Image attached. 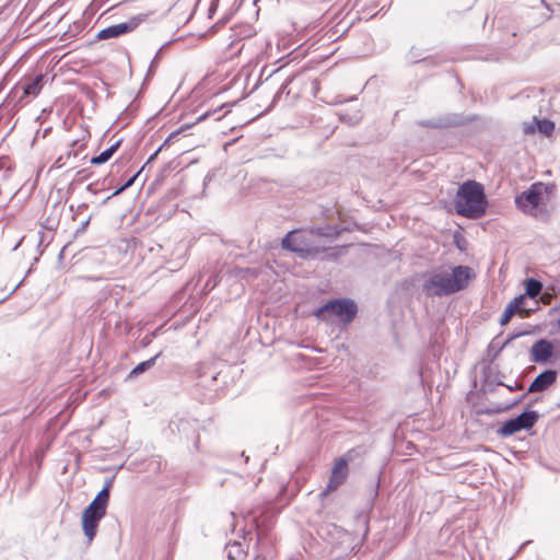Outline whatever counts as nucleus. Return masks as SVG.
<instances>
[{
    "mask_svg": "<svg viewBox=\"0 0 560 560\" xmlns=\"http://www.w3.org/2000/svg\"><path fill=\"white\" fill-rule=\"evenodd\" d=\"M470 278L471 268L467 266L440 268L427 275L422 291L427 296L451 295L465 289Z\"/></svg>",
    "mask_w": 560,
    "mask_h": 560,
    "instance_id": "nucleus-1",
    "label": "nucleus"
},
{
    "mask_svg": "<svg viewBox=\"0 0 560 560\" xmlns=\"http://www.w3.org/2000/svg\"><path fill=\"white\" fill-rule=\"evenodd\" d=\"M488 201L483 186L476 180L462 184L455 198L457 214L468 219H479L485 215Z\"/></svg>",
    "mask_w": 560,
    "mask_h": 560,
    "instance_id": "nucleus-2",
    "label": "nucleus"
},
{
    "mask_svg": "<svg viewBox=\"0 0 560 560\" xmlns=\"http://www.w3.org/2000/svg\"><path fill=\"white\" fill-rule=\"evenodd\" d=\"M549 194V185L534 183L527 190L516 196L515 205L522 212L534 218H541L545 214L544 206Z\"/></svg>",
    "mask_w": 560,
    "mask_h": 560,
    "instance_id": "nucleus-3",
    "label": "nucleus"
},
{
    "mask_svg": "<svg viewBox=\"0 0 560 560\" xmlns=\"http://www.w3.org/2000/svg\"><path fill=\"white\" fill-rule=\"evenodd\" d=\"M358 308L352 300L338 299L327 302L325 305L316 310L315 316L324 322H332L338 318L340 322L348 324L357 315Z\"/></svg>",
    "mask_w": 560,
    "mask_h": 560,
    "instance_id": "nucleus-4",
    "label": "nucleus"
},
{
    "mask_svg": "<svg viewBox=\"0 0 560 560\" xmlns=\"http://www.w3.org/2000/svg\"><path fill=\"white\" fill-rule=\"evenodd\" d=\"M538 420V413L536 411H524L516 418L505 421L498 433L502 436H510L521 430H528L534 427Z\"/></svg>",
    "mask_w": 560,
    "mask_h": 560,
    "instance_id": "nucleus-5",
    "label": "nucleus"
},
{
    "mask_svg": "<svg viewBox=\"0 0 560 560\" xmlns=\"http://www.w3.org/2000/svg\"><path fill=\"white\" fill-rule=\"evenodd\" d=\"M284 249L296 253L302 258L316 257L319 253L317 248L308 247L305 240L295 231L289 232L281 241Z\"/></svg>",
    "mask_w": 560,
    "mask_h": 560,
    "instance_id": "nucleus-6",
    "label": "nucleus"
},
{
    "mask_svg": "<svg viewBox=\"0 0 560 560\" xmlns=\"http://www.w3.org/2000/svg\"><path fill=\"white\" fill-rule=\"evenodd\" d=\"M145 16H147L145 14H140V15L131 18L127 22L107 26V27L101 30L97 33L96 37L98 39H109V38H116V37H119L120 35L132 32L145 20Z\"/></svg>",
    "mask_w": 560,
    "mask_h": 560,
    "instance_id": "nucleus-7",
    "label": "nucleus"
},
{
    "mask_svg": "<svg viewBox=\"0 0 560 560\" xmlns=\"http://www.w3.org/2000/svg\"><path fill=\"white\" fill-rule=\"evenodd\" d=\"M106 511L102 509H93L92 505L89 506L82 513V528L83 533L86 536L89 542H91L98 527L100 521L105 516Z\"/></svg>",
    "mask_w": 560,
    "mask_h": 560,
    "instance_id": "nucleus-8",
    "label": "nucleus"
},
{
    "mask_svg": "<svg viewBox=\"0 0 560 560\" xmlns=\"http://www.w3.org/2000/svg\"><path fill=\"white\" fill-rule=\"evenodd\" d=\"M348 477V467L347 460L343 458H339L336 460L331 474L329 477V481L326 486V489L323 491V495H327L328 493L337 490L347 479Z\"/></svg>",
    "mask_w": 560,
    "mask_h": 560,
    "instance_id": "nucleus-9",
    "label": "nucleus"
},
{
    "mask_svg": "<svg viewBox=\"0 0 560 560\" xmlns=\"http://www.w3.org/2000/svg\"><path fill=\"white\" fill-rule=\"evenodd\" d=\"M553 354V346L546 339L537 340L530 348L532 361L547 363Z\"/></svg>",
    "mask_w": 560,
    "mask_h": 560,
    "instance_id": "nucleus-10",
    "label": "nucleus"
},
{
    "mask_svg": "<svg viewBox=\"0 0 560 560\" xmlns=\"http://www.w3.org/2000/svg\"><path fill=\"white\" fill-rule=\"evenodd\" d=\"M557 380V371L546 370L532 382L528 388V393L544 392L550 387Z\"/></svg>",
    "mask_w": 560,
    "mask_h": 560,
    "instance_id": "nucleus-11",
    "label": "nucleus"
},
{
    "mask_svg": "<svg viewBox=\"0 0 560 560\" xmlns=\"http://www.w3.org/2000/svg\"><path fill=\"white\" fill-rule=\"evenodd\" d=\"M22 92L18 103L20 105L28 104L31 96L35 95V77H27L24 82H20L15 86V93Z\"/></svg>",
    "mask_w": 560,
    "mask_h": 560,
    "instance_id": "nucleus-12",
    "label": "nucleus"
},
{
    "mask_svg": "<svg viewBox=\"0 0 560 560\" xmlns=\"http://www.w3.org/2000/svg\"><path fill=\"white\" fill-rule=\"evenodd\" d=\"M109 483L105 485V487L96 494V497L90 503L93 509L98 508L106 511L109 500Z\"/></svg>",
    "mask_w": 560,
    "mask_h": 560,
    "instance_id": "nucleus-13",
    "label": "nucleus"
},
{
    "mask_svg": "<svg viewBox=\"0 0 560 560\" xmlns=\"http://www.w3.org/2000/svg\"><path fill=\"white\" fill-rule=\"evenodd\" d=\"M120 143H121V140L116 141L108 149L103 151L100 155L92 158L91 163L98 165V164H103V163L107 162L114 155V153L118 150V148L120 147Z\"/></svg>",
    "mask_w": 560,
    "mask_h": 560,
    "instance_id": "nucleus-14",
    "label": "nucleus"
},
{
    "mask_svg": "<svg viewBox=\"0 0 560 560\" xmlns=\"http://www.w3.org/2000/svg\"><path fill=\"white\" fill-rule=\"evenodd\" d=\"M161 353H158L156 355L150 358L147 361H143L136 365L131 372L128 375V378L137 377L138 375L142 374L143 372L148 371L152 366H154L156 359L160 357Z\"/></svg>",
    "mask_w": 560,
    "mask_h": 560,
    "instance_id": "nucleus-15",
    "label": "nucleus"
},
{
    "mask_svg": "<svg viewBox=\"0 0 560 560\" xmlns=\"http://www.w3.org/2000/svg\"><path fill=\"white\" fill-rule=\"evenodd\" d=\"M462 117L457 115H450L447 117L439 119L436 122L429 124L432 127H453L462 124Z\"/></svg>",
    "mask_w": 560,
    "mask_h": 560,
    "instance_id": "nucleus-16",
    "label": "nucleus"
},
{
    "mask_svg": "<svg viewBox=\"0 0 560 560\" xmlns=\"http://www.w3.org/2000/svg\"><path fill=\"white\" fill-rule=\"evenodd\" d=\"M526 295H528L529 298H536L541 289H542V284L540 281L536 280V279H528L526 281Z\"/></svg>",
    "mask_w": 560,
    "mask_h": 560,
    "instance_id": "nucleus-17",
    "label": "nucleus"
},
{
    "mask_svg": "<svg viewBox=\"0 0 560 560\" xmlns=\"http://www.w3.org/2000/svg\"><path fill=\"white\" fill-rule=\"evenodd\" d=\"M536 124L538 130L546 136H550L555 130V124L549 119L537 120Z\"/></svg>",
    "mask_w": 560,
    "mask_h": 560,
    "instance_id": "nucleus-18",
    "label": "nucleus"
},
{
    "mask_svg": "<svg viewBox=\"0 0 560 560\" xmlns=\"http://www.w3.org/2000/svg\"><path fill=\"white\" fill-rule=\"evenodd\" d=\"M514 314H515L514 304H508L503 314L501 315L500 324L502 326L506 325Z\"/></svg>",
    "mask_w": 560,
    "mask_h": 560,
    "instance_id": "nucleus-19",
    "label": "nucleus"
},
{
    "mask_svg": "<svg viewBox=\"0 0 560 560\" xmlns=\"http://www.w3.org/2000/svg\"><path fill=\"white\" fill-rule=\"evenodd\" d=\"M140 172H141V171L137 172V173H136L133 176H131V177H130V178H129V179H128V180H127V182H126L121 187L117 188V189L113 192V195H112V196H109V197H107V198L105 199V201H104V202H106V201H107L108 199H110L112 197L119 195V194H120V192H122L125 189H127L128 187H130V186L135 183L136 178L139 176Z\"/></svg>",
    "mask_w": 560,
    "mask_h": 560,
    "instance_id": "nucleus-20",
    "label": "nucleus"
},
{
    "mask_svg": "<svg viewBox=\"0 0 560 560\" xmlns=\"http://www.w3.org/2000/svg\"><path fill=\"white\" fill-rule=\"evenodd\" d=\"M526 298L525 295H520L513 299L509 304H514L515 314L522 312L523 304L525 302Z\"/></svg>",
    "mask_w": 560,
    "mask_h": 560,
    "instance_id": "nucleus-21",
    "label": "nucleus"
},
{
    "mask_svg": "<svg viewBox=\"0 0 560 560\" xmlns=\"http://www.w3.org/2000/svg\"><path fill=\"white\" fill-rule=\"evenodd\" d=\"M292 79L291 78H288L283 83L282 85L280 86V89L278 90V92L276 93L275 97H273V102L278 101L280 98V96L282 95V93L285 92L288 85L291 83Z\"/></svg>",
    "mask_w": 560,
    "mask_h": 560,
    "instance_id": "nucleus-22",
    "label": "nucleus"
},
{
    "mask_svg": "<svg viewBox=\"0 0 560 560\" xmlns=\"http://www.w3.org/2000/svg\"><path fill=\"white\" fill-rule=\"evenodd\" d=\"M9 168L4 167V159H0V176L5 178L8 175Z\"/></svg>",
    "mask_w": 560,
    "mask_h": 560,
    "instance_id": "nucleus-23",
    "label": "nucleus"
},
{
    "mask_svg": "<svg viewBox=\"0 0 560 560\" xmlns=\"http://www.w3.org/2000/svg\"><path fill=\"white\" fill-rule=\"evenodd\" d=\"M158 58H159V52L156 54V56L154 57V59L151 61V65H150V67H149V72L154 71V69H155V67H156Z\"/></svg>",
    "mask_w": 560,
    "mask_h": 560,
    "instance_id": "nucleus-24",
    "label": "nucleus"
},
{
    "mask_svg": "<svg viewBox=\"0 0 560 560\" xmlns=\"http://www.w3.org/2000/svg\"><path fill=\"white\" fill-rule=\"evenodd\" d=\"M32 307V302L28 301L26 304H24L20 310H19V314H22L24 313L26 310L31 308Z\"/></svg>",
    "mask_w": 560,
    "mask_h": 560,
    "instance_id": "nucleus-25",
    "label": "nucleus"
},
{
    "mask_svg": "<svg viewBox=\"0 0 560 560\" xmlns=\"http://www.w3.org/2000/svg\"><path fill=\"white\" fill-rule=\"evenodd\" d=\"M22 282H23V281H20L18 284H15V285L13 287V289L10 291V293H9V294H8V295H7L2 301H4L8 296H10L11 294H13V293L18 290V288H20V287L22 285Z\"/></svg>",
    "mask_w": 560,
    "mask_h": 560,
    "instance_id": "nucleus-26",
    "label": "nucleus"
},
{
    "mask_svg": "<svg viewBox=\"0 0 560 560\" xmlns=\"http://www.w3.org/2000/svg\"><path fill=\"white\" fill-rule=\"evenodd\" d=\"M160 152V149H158L148 160V163H150L151 161H153L155 159V156L158 155V153Z\"/></svg>",
    "mask_w": 560,
    "mask_h": 560,
    "instance_id": "nucleus-27",
    "label": "nucleus"
},
{
    "mask_svg": "<svg viewBox=\"0 0 560 560\" xmlns=\"http://www.w3.org/2000/svg\"><path fill=\"white\" fill-rule=\"evenodd\" d=\"M533 128L530 126H526L525 127V132H533Z\"/></svg>",
    "mask_w": 560,
    "mask_h": 560,
    "instance_id": "nucleus-28",
    "label": "nucleus"
},
{
    "mask_svg": "<svg viewBox=\"0 0 560 560\" xmlns=\"http://www.w3.org/2000/svg\"><path fill=\"white\" fill-rule=\"evenodd\" d=\"M207 116H208V114H203L202 116L199 117V120L205 119Z\"/></svg>",
    "mask_w": 560,
    "mask_h": 560,
    "instance_id": "nucleus-29",
    "label": "nucleus"
},
{
    "mask_svg": "<svg viewBox=\"0 0 560 560\" xmlns=\"http://www.w3.org/2000/svg\"><path fill=\"white\" fill-rule=\"evenodd\" d=\"M232 555H234V551L229 552L228 557H229L230 559H233Z\"/></svg>",
    "mask_w": 560,
    "mask_h": 560,
    "instance_id": "nucleus-30",
    "label": "nucleus"
},
{
    "mask_svg": "<svg viewBox=\"0 0 560 560\" xmlns=\"http://www.w3.org/2000/svg\"><path fill=\"white\" fill-rule=\"evenodd\" d=\"M232 555H234V551L229 552L228 557H229L230 559H233Z\"/></svg>",
    "mask_w": 560,
    "mask_h": 560,
    "instance_id": "nucleus-31",
    "label": "nucleus"
},
{
    "mask_svg": "<svg viewBox=\"0 0 560 560\" xmlns=\"http://www.w3.org/2000/svg\"><path fill=\"white\" fill-rule=\"evenodd\" d=\"M39 81H40V75H37V79H36L37 85L39 84Z\"/></svg>",
    "mask_w": 560,
    "mask_h": 560,
    "instance_id": "nucleus-32",
    "label": "nucleus"
},
{
    "mask_svg": "<svg viewBox=\"0 0 560 560\" xmlns=\"http://www.w3.org/2000/svg\"><path fill=\"white\" fill-rule=\"evenodd\" d=\"M419 60L411 58V62L417 63Z\"/></svg>",
    "mask_w": 560,
    "mask_h": 560,
    "instance_id": "nucleus-33",
    "label": "nucleus"
},
{
    "mask_svg": "<svg viewBox=\"0 0 560 560\" xmlns=\"http://www.w3.org/2000/svg\"><path fill=\"white\" fill-rule=\"evenodd\" d=\"M541 2L546 5L547 9H549V5L545 2V0H541Z\"/></svg>",
    "mask_w": 560,
    "mask_h": 560,
    "instance_id": "nucleus-34",
    "label": "nucleus"
},
{
    "mask_svg": "<svg viewBox=\"0 0 560 560\" xmlns=\"http://www.w3.org/2000/svg\"><path fill=\"white\" fill-rule=\"evenodd\" d=\"M317 249L319 250V253L316 256H318L320 253H325V249H322V250L319 248H317Z\"/></svg>",
    "mask_w": 560,
    "mask_h": 560,
    "instance_id": "nucleus-35",
    "label": "nucleus"
},
{
    "mask_svg": "<svg viewBox=\"0 0 560 560\" xmlns=\"http://www.w3.org/2000/svg\"><path fill=\"white\" fill-rule=\"evenodd\" d=\"M35 188V182L31 185V189Z\"/></svg>",
    "mask_w": 560,
    "mask_h": 560,
    "instance_id": "nucleus-36",
    "label": "nucleus"
},
{
    "mask_svg": "<svg viewBox=\"0 0 560 560\" xmlns=\"http://www.w3.org/2000/svg\"><path fill=\"white\" fill-rule=\"evenodd\" d=\"M22 243H23V240H20V241L18 242V246H19V245H21Z\"/></svg>",
    "mask_w": 560,
    "mask_h": 560,
    "instance_id": "nucleus-37",
    "label": "nucleus"
},
{
    "mask_svg": "<svg viewBox=\"0 0 560 560\" xmlns=\"http://www.w3.org/2000/svg\"><path fill=\"white\" fill-rule=\"evenodd\" d=\"M22 243H23V240H20V241L18 242V246H19V245H21Z\"/></svg>",
    "mask_w": 560,
    "mask_h": 560,
    "instance_id": "nucleus-38",
    "label": "nucleus"
},
{
    "mask_svg": "<svg viewBox=\"0 0 560 560\" xmlns=\"http://www.w3.org/2000/svg\"><path fill=\"white\" fill-rule=\"evenodd\" d=\"M22 243H23V240H20V241L18 242V246H19V245H21Z\"/></svg>",
    "mask_w": 560,
    "mask_h": 560,
    "instance_id": "nucleus-39",
    "label": "nucleus"
},
{
    "mask_svg": "<svg viewBox=\"0 0 560 560\" xmlns=\"http://www.w3.org/2000/svg\"><path fill=\"white\" fill-rule=\"evenodd\" d=\"M557 324H558V327H559V329H560V318L558 319V323H557Z\"/></svg>",
    "mask_w": 560,
    "mask_h": 560,
    "instance_id": "nucleus-40",
    "label": "nucleus"
}]
</instances>
